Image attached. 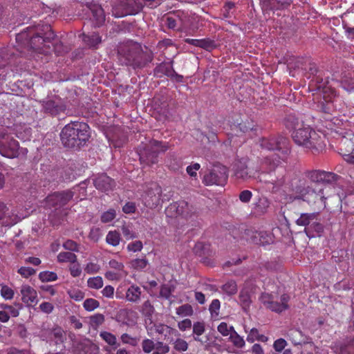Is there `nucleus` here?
Here are the masks:
<instances>
[{"instance_id": "1", "label": "nucleus", "mask_w": 354, "mask_h": 354, "mask_svg": "<svg viewBox=\"0 0 354 354\" xmlns=\"http://www.w3.org/2000/svg\"><path fill=\"white\" fill-rule=\"evenodd\" d=\"M326 174L321 171L308 172L306 178L298 179L292 183L290 200L301 199L308 203L323 202L322 185L319 184L326 178Z\"/></svg>"}, {"instance_id": "2", "label": "nucleus", "mask_w": 354, "mask_h": 354, "mask_svg": "<svg viewBox=\"0 0 354 354\" xmlns=\"http://www.w3.org/2000/svg\"><path fill=\"white\" fill-rule=\"evenodd\" d=\"M291 128V136L297 145L316 150L322 149L325 147L324 135L316 132L309 125L297 120Z\"/></svg>"}, {"instance_id": "3", "label": "nucleus", "mask_w": 354, "mask_h": 354, "mask_svg": "<svg viewBox=\"0 0 354 354\" xmlns=\"http://www.w3.org/2000/svg\"><path fill=\"white\" fill-rule=\"evenodd\" d=\"M60 136L65 147H80L88 140L89 127L84 122H72L63 128Z\"/></svg>"}, {"instance_id": "4", "label": "nucleus", "mask_w": 354, "mask_h": 354, "mask_svg": "<svg viewBox=\"0 0 354 354\" xmlns=\"http://www.w3.org/2000/svg\"><path fill=\"white\" fill-rule=\"evenodd\" d=\"M261 145L268 151H275L271 156L272 159L270 157H267L265 160V164L269 165L270 168H274L279 164V160L284 161L290 152L288 140L282 136L263 139L261 141Z\"/></svg>"}, {"instance_id": "5", "label": "nucleus", "mask_w": 354, "mask_h": 354, "mask_svg": "<svg viewBox=\"0 0 354 354\" xmlns=\"http://www.w3.org/2000/svg\"><path fill=\"white\" fill-rule=\"evenodd\" d=\"M121 62L127 65H131L133 67H142L143 64L140 62L142 56L140 46L138 43L129 42L122 45L118 50Z\"/></svg>"}, {"instance_id": "6", "label": "nucleus", "mask_w": 354, "mask_h": 354, "mask_svg": "<svg viewBox=\"0 0 354 354\" xmlns=\"http://www.w3.org/2000/svg\"><path fill=\"white\" fill-rule=\"evenodd\" d=\"M168 149L169 146L166 142L151 140L145 148L140 149V160L147 164H153L156 162L158 154L166 151Z\"/></svg>"}, {"instance_id": "7", "label": "nucleus", "mask_w": 354, "mask_h": 354, "mask_svg": "<svg viewBox=\"0 0 354 354\" xmlns=\"http://www.w3.org/2000/svg\"><path fill=\"white\" fill-rule=\"evenodd\" d=\"M85 192L84 187L78 186L73 189V190H67L60 193H54L47 196L45 201V206L47 208L55 207L57 209L67 204L73 199L74 195L77 192Z\"/></svg>"}, {"instance_id": "8", "label": "nucleus", "mask_w": 354, "mask_h": 354, "mask_svg": "<svg viewBox=\"0 0 354 354\" xmlns=\"http://www.w3.org/2000/svg\"><path fill=\"white\" fill-rule=\"evenodd\" d=\"M227 169L221 165H214V167L204 175L203 182L207 186L209 185H224L227 180Z\"/></svg>"}, {"instance_id": "9", "label": "nucleus", "mask_w": 354, "mask_h": 354, "mask_svg": "<svg viewBox=\"0 0 354 354\" xmlns=\"http://www.w3.org/2000/svg\"><path fill=\"white\" fill-rule=\"evenodd\" d=\"M276 295L263 293L260 297L261 303L267 308L274 312H281L288 308V301L289 297L283 294L281 296V303L275 301Z\"/></svg>"}, {"instance_id": "10", "label": "nucleus", "mask_w": 354, "mask_h": 354, "mask_svg": "<svg viewBox=\"0 0 354 354\" xmlns=\"http://www.w3.org/2000/svg\"><path fill=\"white\" fill-rule=\"evenodd\" d=\"M19 143L8 135H0V154L4 157L14 158L18 156Z\"/></svg>"}, {"instance_id": "11", "label": "nucleus", "mask_w": 354, "mask_h": 354, "mask_svg": "<svg viewBox=\"0 0 354 354\" xmlns=\"http://www.w3.org/2000/svg\"><path fill=\"white\" fill-rule=\"evenodd\" d=\"M318 95L322 98L317 101V107L324 113H332L335 110L333 98L335 97V91L330 88L326 86L320 91Z\"/></svg>"}, {"instance_id": "12", "label": "nucleus", "mask_w": 354, "mask_h": 354, "mask_svg": "<svg viewBox=\"0 0 354 354\" xmlns=\"http://www.w3.org/2000/svg\"><path fill=\"white\" fill-rule=\"evenodd\" d=\"M191 209L188 203L185 201H180L170 204L165 209L167 216L174 218L178 216H188Z\"/></svg>"}, {"instance_id": "13", "label": "nucleus", "mask_w": 354, "mask_h": 354, "mask_svg": "<svg viewBox=\"0 0 354 354\" xmlns=\"http://www.w3.org/2000/svg\"><path fill=\"white\" fill-rule=\"evenodd\" d=\"M162 189L158 185H153V187L145 194L143 201L147 207L153 208L160 204Z\"/></svg>"}, {"instance_id": "14", "label": "nucleus", "mask_w": 354, "mask_h": 354, "mask_svg": "<svg viewBox=\"0 0 354 354\" xmlns=\"http://www.w3.org/2000/svg\"><path fill=\"white\" fill-rule=\"evenodd\" d=\"M21 299L26 306L37 304L38 295L37 290L28 284H23L20 287Z\"/></svg>"}, {"instance_id": "15", "label": "nucleus", "mask_w": 354, "mask_h": 354, "mask_svg": "<svg viewBox=\"0 0 354 354\" xmlns=\"http://www.w3.org/2000/svg\"><path fill=\"white\" fill-rule=\"evenodd\" d=\"M43 108L46 112L51 115H56L64 109V106L59 98L50 99L44 101Z\"/></svg>"}, {"instance_id": "16", "label": "nucleus", "mask_w": 354, "mask_h": 354, "mask_svg": "<svg viewBox=\"0 0 354 354\" xmlns=\"http://www.w3.org/2000/svg\"><path fill=\"white\" fill-rule=\"evenodd\" d=\"M93 182L95 187L102 192H108L112 189L114 185L113 180L104 174L97 176Z\"/></svg>"}, {"instance_id": "17", "label": "nucleus", "mask_w": 354, "mask_h": 354, "mask_svg": "<svg viewBox=\"0 0 354 354\" xmlns=\"http://www.w3.org/2000/svg\"><path fill=\"white\" fill-rule=\"evenodd\" d=\"M185 42L207 50H210L216 46L214 42L209 39H196L187 38L185 39Z\"/></svg>"}, {"instance_id": "18", "label": "nucleus", "mask_w": 354, "mask_h": 354, "mask_svg": "<svg viewBox=\"0 0 354 354\" xmlns=\"http://www.w3.org/2000/svg\"><path fill=\"white\" fill-rule=\"evenodd\" d=\"M234 176L237 178L245 180L251 176L248 172L247 165L245 162L239 161L236 162L234 166Z\"/></svg>"}, {"instance_id": "19", "label": "nucleus", "mask_w": 354, "mask_h": 354, "mask_svg": "<svg viewBox=\"0 0 354 354\" xmlns=\"http://www.w3.org/2000/svg\"><path fill=\"white\" fill-rule=\"evenodd\" d=\"M141 295L140 288L135 285L131 286L127 290L126 298L129 301L137 302Z\"/></svg>"}, {"instance_id": "20", "label": "nucleus", "mask_w": 354, "mask_h": 354, "mask_svg": "<svg viewBox=\"0 0 354 354\" xmlns=\"http://www.w3.org/2000/svg\"><path fill=\"white\" fill-rule=\"evenodd\" d=\"M90 9L95 21V25L100 26L105 20L103 9L100 6L96 4L93 5Z\"/></svg>"}, {"instance_id": "21", "label": "nucleus", "mask_w": 354, "mask_h": 354, "mask_svg": "<svg viewBox=\"0 0 354 354\" xmlns=\"http://www.w3.org/2000/svg\"><path fill=\"white\" fill-rule=\"evenodd\" d=\"M317 213L301 214L299 218L296 221V223L301 226L308 225L311 222H313V221L317 219Z\"/></svg>"}, {"instance_id": "22", "label": "nucleus", "mask_w": 354, "mask_h": 354, "mask_svg": "<svg viewBox=\"0 0 354 354\" xmlns=\"http://www.w3.org/2000/svg\"><path fill=\"white\" fill-rule=\"evenodd\" d=\"M305 231L308 236H320L323 232V225L313 221L310 225L306 228Z\"/></svg>"}, {"instance_id": "23", "label": "nucleus", "mask_w": 354, "mask_h": 354, "mask_svg": "<svg viewBox=\"0 0 354 354\" xmlns=\"http://www.w3.org/2000/svg\"><path fill=\"white\" fill-rule=\"evenodd\" d=\"M268 339V337L264 335L259 334V330L257 328H252L247 337V341L251 343L255 341L266 342Z\"/></svg>"}, {"instance_id": "24", "label": "nucleus", "mask_w": 354, "mask_h": 354, "mask_svg": "<svg viewBox=\"0 0 354 354\" xmlns=\"http://www.w3.org/2000/svg\"><path fill=\"white\" fill-rule=\"evenodd\" d=\"M77 256L71 252H62L57 255V261L59 263H75Z\"/></svg>"}, {"instance_id": "25", "label": "nucleus", "mask_w": 354, "mask_h": 354, "mask_svg": "<svg viewBox=\"0 0 354 354\" xmlns=\"http://www.w3.org/2000/svg\"><path fill=\"white\" fill-rule=\"evenodd\" d=\"M1 308L6 310V312L11 317H16L19 315V310L21 308V304L19 303L15 304L14 306L12 305H1Z\"/></svg>"}, {"instance_id": "26", "label": "nucleus", "mask_w": 354, "mask_h": 354, "mask_svg": "<svg viewBox=\"0 0 354 354\" xmlns=\"http://www.w3.org/2000/svg\"><path fill=\"white\" fill-rule=\"evenodd\" d=\"M16 136L22 140H30L31 136V129L27 127H19L16 129Z\"/></svg>"}, {"instance_id": "27", "label": "nucleus", "mask_w": 354, "mask_h": 354, "mask_svg": "<svg viewBox=\"0 0 354 354\" xmlns=\"http://www.w3.org/2000/svg\"><path fill=\"white\" fill-rule=\"evenodd\" d=\"M106 241L112 246H117L120 244V236L116 231H110L106 237Z\"/></svg>"}, {"instance_id": "28", "label": "nucleus", "mask_w": 354, "mask_h": 354, "mask_svg": "<svg viewBox=\"0 0 354 354\" xmlns=\"http://www.w3.org/2000/svg\"><path fill=\"white\" fill-rule=\"evenodd\" d=\"M103 285V279L100 276L90 277L87 280V286L90 288L98 290L102 288Z\"/></svg>"}, {"instance_id": "29", "label": "nucleus", "mask_w": 354, "mask_h": 354, "mask_svg": "<svg viewBox=\"0 0 354 354\" xmlns=\"http://www.w3.org/2000/svg\"><path fill=\"white\" fill-rule=\"evenodd\" d=\"M39 279L42 282L55 281L57 279V274L51 271H43L39 274Z\"/></svg>"}, {"instance_id": "30", "label": "nucleus", "mask_w": 354, "mask_h": 354, "mask_svg": "<svg viewBox=\"0 0 354 354\" xmlns=\"http://www.w3.org/2000/svg\"><path fill=\"white\" fill-rule=\"evenodd\" d=\"M192 307L189 304H184L176 308V314L180 317H189L193 315Z\"/></svg>"}, {"instance_id": "31", "label": "nucleus", "mask_w": 354, "mask_h": 354, "mask_svg": "<svg viewBox=\"0 0 354 354\" xmlns=\"http://www.w3.org/2000/svg\"><path fill=\"white\" fill-rule=\"evenodd\" d=\"M218 331L223 335V336H229L232 335V332L234 331V328L232 326H229L225 322H221L217 327Z\"/></svg>"}, {"instance_id": "32", "label": "nucleus", "mask_w": 354, "mask_h": 354, "mask_svg": "<svg viewBox=\"0 0 354 354\" xmlns=\"http://www.w3.org/2000/svg\"><path fill=\"white\" fill-rule=\"evenodd\" d=\"M67 292L70 298L76 301H82L85 296L84 292L78 288H71Z\"/></svg>"}, {"instance_id": "33", "label": "nucleus", "mask_w": 354, "mask_h": 354, "mask_svg": "<svg viewBox=\"0 0 354 354\" xmlns=\"http://www.w3.org/2000/svg\"><path fill=\"white\" fill-rule=\"evenodd\" d=\"M100 336L110 346H115L117 344L116 337L109 332L102 331Z\"/></svg>"}, {"instance_id": "34", "label": "nucleus", "mask_w": 354, "mask_h": 354, "mask_svg": "<svg viewBox=\"0 0 354 354\" xmlns=\"http://www.w3.org/2000/svg\"><path fill=\"white\" fill-rule=\"evenodd\" d=\"M233 344L238 348H243L245 346V341L235 330L232 332L229 337Z\"/></svg>"}, {"instance_id": "35", "label": "nucleus", "mask_w": 354, "mask_h": 354, "mask_svg": "<svg viewBox=\"0 0 354 354\" xmlns=\"http://www.w3.org/2000/svg\"><path fill=\"white\" fill-rule=\"evenodd\" d=\"M222 290L228 295H234L237 292V286L234 281H230L223 286Z\"/></svg>"}, {"instance_id": "36", "label": "nucleus", "mask_w": 354, "mask_h": 354, "mask_svg": "<svg viewBox=\"0 0 354 354\" xmlns=\"http://www.w3.org/2000/svg\"><path fill=\"white\" fill-rule=\"evenodd\" d=\"M0 294L6 300H10L14 297L15 292L9 286L3 285L1 286Z\"/></svg>"}, {"instance_id": "37", "label": "nucleus", "mask_w": 354, "mask_h": 354, "mask_svg": "<svg viewBox=\"0 0 354 354\" xmlns=\"http://www.w3.org/2000/svg\"><path fill=\"white\" fill-rule=\"evenodd\" d=\"M100 268L101 267L97 263L91 261L86 264L84 271L88 274H94L99 272Z\"/></svg>"}, {"instance_id": "38", "label": "nucleus", "mask_w": 354, "mask_h": 354, "mask_svg": "<svg viewBox=\"0 0 354 354\" xmlns=\"http://www.w3.org/2000/svg\"><path fill=\"white\" fill-rule=\"evenodd\" d=\"M156 330L160 334H165L166 336L167 333L172 334L174 335H178V331L169 326L164 324H158L156 326Z\"/></svg>"}, {"instance_id": "39", "label": "nucleus", "mask_w": 354, "mask_h": 354, "mask_svg": "<svg viewBox=\"0 0 354 354\" xmlns=\"http://www.w3.org/2000/svg\"><path fill=\"white\" fill-rule=\"evenodd\" d=\"M84 41L91 46H95L101 42V37L97 33H93L90 36L85 35Z\"/></svg>"}, {"instance_id": "40", "label": "nucleus", "mask_w": 354, "mask_h": 354, "mask_svg": "<svg viewBox=\"0 0 354 354\" xmlns=\"http://www.w3.org/2000/svg\"><path fill=\"white\" fill-rule=\"evenodd\" d=\"M261 2L265 10L279 9L281 6L277 0H261Z\"/></svg>"}, {"instance_id": "41", "label": "nucleus", "mask_w": 354, "mask_h": 354, "mask_svg": "<svg viewBox=\"0 0 354 354\" xmlns=\"http://www.w3.org/2000/svg\"><path fill=\"white\" fill-rule=\"evenodd\" d=\"M100 304L98 301L92 298L86 299L83 304L84 309L87 311H93L98 308Z\"/></svg>"}, {"instance_id": "42", "label": "nucleus", "mask_w": 354, "mask_h": 354, "mask_svg": "<svg viewBox=\"0 0 354 354\" xmlns=\"http://www.w3.org/2000/svg\"><path fill=\"white\" fill-rule=\"evenodd\" d=\"M221 303L218 299H213L209 307V310L212 317L218 316Z\"/></svg>"}, {"instance_id": "43", "label": "nucleus", "mask_w": 354, "mask_h": 354, "mask_svg": "<svg viewBox=\"0 0 354 354\" xmlns=\"http://www.w3.org/2000/svg\"><path fill=\"white\" fill-rule=\"evenodd\" d=\"M174 348L175 350L179 352H184L186 351L188 348V344L187 342L180 338H178L174 342Z\"/></svg>"}, {"instance_id": "44", "label": "nucleus", "mask_w": 354, "mask_h": 354, "mask_svg": "<svg viewBox=\"0 0 354 354\" xmlns=\"http://www.w3.org/2000/svg\"><path fill=\"white\" fill-rule=\"evenodd\" d=\"M71 275L73 277H80L82 274V268L80 264L76 261L75 263H71L68 268Z\"/></svg>"}, {"instance_id": "45", "label": "nucleus", "mask_w": 354, "mask_h": 354, "mask_svg": "<svg viewBox=\"0 0 354 354\" xmlns=\"http://www.w3.org/2000/svg\"><path fill=\"white\" fill-rule=\"evenodd\" d=\"M156 346L154 342L149 339H144L142 342V350L146 353H151L154 348L156 349Z\"/></svg>"}, {"instance_id": "46", "label": "nucleus", "mask_w": 354, "mask_h": 354, "mask_svg": "<svg viewBox=\"0 0 354 354\" xmlns=\"http://www.w3.org/2000/svg\"><path fill=\"white\" fill-rule=\"evenodd\" d=\"M17 272L24 278H28L36 273V270L35 269L26 266L19 268Z\"/></svg>"}, {"instance_id": "47", "label": "nucleus", "mask_w": 354, "mask_h": 354, "mask_svg": "<svg viewBox=\"0 0 354 354\" xmlns=\"http://www.w3.org/2000/svg\"><path fill=\"white\" fill-rule=\"evenodd\" d=\"M205 331V325L202 322H196L193 326V333L197 337H194L196 341H199L198 336L201 335Z\"/></svg>"}, {"instance_id": "48", "label": "nucleus", "mask_w": 354, "mask_h": 354, "mask_svg": "<svg viewBox=\"0 0 354 354\" xmlns=\"http://www.w3.org/2000/svg\"><path fill=\"white\" fill-rule=\"evenodd\" d=\"M115 211L113 209H110L102 214L101 221L103 223H109L112 221L115 218Z\"/></svg>"}, {"instance_id": "49", "label": "nucleus", "mask_w": 354, "mask_h": 354, "mask_svg": "<svg viewBox=\"0 0 354 354\" xmlns=\"http://www.w3.org/2000/svg\"><path fill=\"white\" fill-rule=\"evenodd\" d=\"M109 266L111 268L113 269L116 272L119 273H123L126 275V272L124 271V265L121 262H118L115 259L110 260L109 262Z\"/></svg>"}, {"instance_id": "50", "label": "nucleus", "mask_w": 354, "mask_h": 354, "mask_svg": "<svg viewBox=\"0 0 354 354\" xmlns=\"http://www.w3.org/2000/svg\"><path fill=\"white\" fill-rule=\"evenodd\" d=\"M147 265V261L145 259H137L131 261V266L138 270L144 269Z\"/></svg>"}, {"instance_id": "51", "label": "nucleus", "mask_w": 354, "mask_h": 354, "mask_svg": "<svg viewBox=\"0 0 354 354\" xmlns=\"http://www.w3.org/2000/svg\"><path fill=\"white\" fill-rule=\"evenodd\" d=\"M91 319V324L93 326H99L102 325L104 322V316L102 314H95L92 315L90 318Z\"/></svg>"}, {"instance_id": "52", "label": "nucleus", "mask_w": 354, "mask_h": 354, "mask_svg": "<svg viewBox=\"0 0 354 354\" xmlns=\"http://www.w3.org/2000/svg\"><path fill=\"white\" fill-rule=\"evenodd\" d=\"M141 310L144 315L150 317L153 313L154 308L149 301H146L142 304Z\"/></svg>"}, {"instance_id": "53", "label": "nucleus", "mask_w": 354, "mask_h": 354, "mask_svg": "<svg viewBox=\"0 0 354 354\" xmlns=\"http://www.w3.org/2000/svg\"><path fill=\"white\" fill-rule=\"evenodd\" d=\"M290 340L295 345H299L303 343V340L298 339L299 337H302V333L299 330H292L289 335Z\"/></svg>"}, {"instance_id": "54", "label": "nucleus", "mask_w": 354, "mask_h": 354, "mask_svg": "<svg viewBox=\"0 0 354 354\" xmlns=\"http://www.w3.org/2000/svg\"><path fill=\"white\" fill-rule=\"evenodd\" d=\"M169 346L162 342H158L156 346V351L153 354H166L169 351Z\"/></svg>"}, {"instance_id": "55", "label": "nucleus", "mask_w": 354, "mask_h": 354, "mask_svg": "<svg viewBox=\"0 0 354 354\" xmlns=\"http://www.w3.org/2000/svg\"><path fill=\"white\" fill-rule=\"evenodd\" d=\"M173 291V288L171 286L165 284L162 286L160 291V295L161 297H165V299H169L171 296V294Z\"/></svg>"}, {"instance_id": "56", "label": "nucleus", "mask_w": 354, "mask_h": 354, "mask_svg": "<svg viewBox=\"0 0 354 354\" xmlns=\"http://www.w3.org/2000/svg\"><path fill=\"white\" fill-rule=\"evenodd\" d=\"M287 342L284 339L280 338L274 341L273 347L277 352H281L286 346Z\"/></svg>"}, {"instance_id": "57", "label": "nucleus", "mask_w": 354, "mask_h": 354, "mask_svg": "<svg viewBox=\"0 0 354 354\" xmlns=\"http://www.w3.org/2000/svg\"><path fill=\"white\" fill-rule=\"evenodd\" d=\"M142 243L140 241H136L132 243H130L127 245V250L131 252H138L140 251L142 249Z\"/></svg>"}, {"instance_id": "58", "label": "nucleus", "mask_w": 354, "mask_h": 354, "mask_svg": "<svg viewBox=\"0 0 354 354\" xmlns=\"http://www.w3.org/2000/svg\"><path fill=\"white\" fill-rule=\"evenodd\" d=\"M122 232L124 236L128 240L136 237L135 233L132 232L129 226L123 225L122 227Z\"/></svg>"}, {"instance_id": "59", "label": "nucleus", "mask_w": 354, "mask_h": 354, "mask_svg": "<svg viewBox=\"0 0 354 354\" xmlns=\"http://www.w3.org/2000/svg\"><path fill=\"white\" fill-rule=\"evenodd\" d=\"M100 230L97 227H93L89 233V238L93 241H97L101 237Z\"/></svg>"}, {"instance_id": "60", "label": "nucleus", "mask_w": 354, "mask_h": 354, "mask_svg": "<svg viewBox=\"0 0 354 354\" xmlns=\"http://www.w3.org/2000/svg\"><path fill=\"white\" fill-rule=\"evenodd\" d=\"M39 308L43 313L49 314L53 312V310L54 309V306L51 303L42 302L39 305Z\"/></svg>"}, {"instance_id": "61", "label": "nucleus", "mask_w": 354, "mask_h": 354, "mask_svg": "<svg viewBox=\"0 0 354 354\" xmlns=\"http://www.w3.org/2000/svg\"><path fill=\"white\" fill-rule=\"evenodd\" d=\"M104 275L107 279L113 281V280H119L122 277V274L119 273L116 271L115 272L107 271V272H106Z\"/></svg>"}, {"instance_id": "62", "label": "nucleus", "mask_w": 354, "mask_h": 354, "mask_svg": "<svg viewBox=\"0 0 354 354\" xmlns=\"http://www.w3.org/2000/svg\"><path fill=\"white\" fill-rule=\"evenodd\" d=\"M201 166L198 163H194L192 165H189L187 167V172L190 176H196L197 173L196 171L200 169Z\"/></svg>"}, {"instance_id": "63", "label": "nucleus", "mask_w": 354, "mask_h": 354, "mask_svg": "<svg viewBox=\"0 0 354 354\" xmlns=\"http://www.w3.org/2000/svg\"><path fill=\"white\" fill-rule=\"evenodd\" d=\"M252 192L249 190H244L240 193L239 199L243 203H248L252 198Z\"/></svg>"}, {"instance_id": "64", "label": "nucleus", "mask_w": 354, "mask_h": 354, "mask_svg": "<svg viewBox=\"0 0 354 354\" xmlns=\"http://www.w3.org/2000/svg\"><path fill=\"white\" fill-rule=\"evenodd\" d=\"M6 354H32V353L28 350L19 349L15 347H11L8 349Z\"/></svg>"}]
</instances>
